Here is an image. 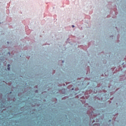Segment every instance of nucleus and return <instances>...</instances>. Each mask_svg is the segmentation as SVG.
Instances as JSON below:
<instances>
[{
	"instance_id": "obj_1",
	"label": "nucleus",
	"mask_w": 126,
	"mask_h": 126,
	"mask_svg": "<svg viewBox=\"0 0 126 126\" xmlns=\"http://www.w3.org/2000/svg\"><path fill=\"white\" fill-rule=\"evenodd\" d=\"M7 66H8L7 67L8 70H10V68L9 67L10 66V64H8Z\"/></svg>"
},
{
	"instance_id": "obj_2",
	"label": "nucleus",
	"mask_w": 126,
	"mask_h": 126,
	"mask_svg": "<svg viewBox=\"0 0 126 126\" xmlns=\"http://www.w3.org/2000/svg\"><path fill=\"white\" fill-rule=\"evenodd\" d=\"M72 27L73 28H74V26L72 25Z\"/></svg>"
}]
</instances>
